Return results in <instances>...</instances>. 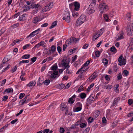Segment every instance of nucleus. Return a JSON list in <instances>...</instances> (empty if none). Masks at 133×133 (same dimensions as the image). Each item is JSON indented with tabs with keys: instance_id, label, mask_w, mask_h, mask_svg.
Instances as JSON below:
<instances>
[{
	"instance_id": "35",
	"label": "nucleus",
	"mask_w": 133,
	"mask_h": 133,
	"mask_svg": "<svg viewBox=\"0 0 133 133\" xmlns=\"http://www.w3.org/2000/svg\"><path fill=\"white\" fill-rule=\"evenodd\" d=\"M66 108V106L65 104L64 103H62L61 104V109L63 110H64L65 108Z\"/></svg>"
},
{
	"instance_id": "40",
	"label": "nucleus",
	"mask_w": 133,
	"mask_h": 133,
	"mask_svg": "<svg viewBox=\"0 0 133 133\" xmlns=\"http://www.w3.org/2000/svg\"><path fill=\"white\" fill-rule=\"evenodd\" d=\"M103 17H104L105 20L106 21H108L109 18L108 16L107 15L105 14L103 15Z\"/></svg>"
},
{
	"instance_id": "4",
	"label": "nucleus",
	"mask_w": 133,
	"mask_h": 133,
	"mask_svg": "<svg viewBox=\"0 0 133 133\" xmlns=\"http://www.w3.org/2000/svg\"><path fill=\"white\" fill-rule=\"evenodd\" d=\"M64 16L63 19V20H65L66 22L68 23H69L71 21L70 18V12L68 11H65L64 13Z\"/></svg>"
},
{
	"instance_id": "9",
	"label": "nucleus",
	"mask_w": 133,
	"mask_h": 133,
	"mask_svg": "<svg viewBox=\"0 0 133 133\" xmlns=\"http://www.w3.org/2000/svg\"><path fill=\"white\" fill-rule=\"evenodd\" d=\"M69 62L67 63L66 61H62L61 63V64L62 66L65 69L67 68H69L70 66L69 65Z\"/></svg>"
},
{
	"instance_id": "15",
	"label": "nucleus",
	"mask_w": 133,
	"mask_h": 133,
	"mask_svg": "<svg viewBox=\"0 0 133 133\" xmlns=\"http://www.w3.org/2000/svg\"><path fill=\"white\" fill-rule=\"evenodd\" d=\"M120 98L119 97H116L113 101L111 106L114 107L115 106L117 103L118 102Z\"/></svg>"
},
{
	"instance_id": "49",
	"label": "nucleus",
	"mask_w": 133,
	"mask_h": 133,
	"mask_svg": "<svg viewBox=\"0 0 133 133\" xmlns=\"http://www.w3.org/2000/svg\"><path fill=\"white\" fill-rule=\"evenodd\" d=\"M123 73L124 75L126 76H127L129 74L128 71L126 70L124 71Z\"/></svg>"
},
{
	"instance_id": "54",
	"label": "nucleus",
	"mask_w": 133,
	"mask_h": 133,
	"mask_svg": "<svg viewBox=\"0 0 133 133\" xmlns=\"http://www.w3.org/2000/svg\"><path fill=\"white\" fill-rule=\"evenodd\" d=\"M95 55L96 56V57H99L100 55V53L99 51H96L95 52Z\"/></svg>"
},
{
	"instance_id": "1",
	"label": "nucleus",
	"mask_w": 133,
	"mask_h": 133,
	"mask_svg": "<svg viewBox=\"0 0 133 133\" xmlns=\"http://www.w3.org/2000/svg\"><path fill=\"white\" fill-rule=\"evenodd\" d=\"M86 18L85 15H82L78 18L76 23V25L77 26H79L82 24L86 20Z\"/></svg>"
},
{
	"instance_id": "19",
	"label": "nucleus",
	"mask_w": 133,
	"mask_h": 133,
	"mask_svg": "<svg viewBox=\"0 0 133 133\" xmlns=\"http://www.w3.org/2000/svg\"><path fill=\"white\" fill-rule=\"evenodd\" d=\"M71 40V39L70 38L66 40L65 42V44L66 46H68L71 44L72 43Z\"/></svg>"
},
{
	"instance_id": "36",
	"label": "nucleus",
	"mask_w": 133,
	"mask_h": 133,
	"mask_svg": "<svg viewBox=\"0 0 133 133\" xmlns=\"http://www.w3.org/2000/svg\"><path fill=\"white\" fill-rule=\"evenodd\" d=\"M57 65H55L52 66L51 67V69L53 71H56V69H57Z\"/></svg>"
},
{
	"instance_id": "57",
	"label": "nucleus",
	"mask_w": 133,
	"mask_h": 133,
	"mask_svg": "<svg viewBox=\"0 0 133 133\" xmlns=\"http://www.w3.org/2000/svg\"><path fill=\"white\" fill-rule=\"evenodd\" d=\"M84 77V75H82L80 76H79L77 78V80H78L80 79H81Z\"/></svg>"
},
{
	"instance_id": "22",
	"label": "nucleus",
	"mask_w": 133,
	"mask_h": 133,
	"mask_svg": "<svg viewBox=\"0 0 133 133\" xmlns=\"http://www.w3.org/2000/svg\"><path fill=\"white\" fill-rule=\"evenodd\" d=\"M70 38L71 39V40L72 42H73L75 43H76L78 41V39L72 37Z\"/></svg>"
},
{
	"instance_id": "31",
	"label": "nucleus",
	"mask_w": 133,
	"mask_h": 133,
	"mask_svg": "<svg viewBox=\"0 0 133 133\" xmlns=\"http://www.w3.org/2000/svg\"><path fill=\"white\" fill-rule=\"evenodd\" d=\"M79 125L81 128H83L87 126V124L85 123H81V122Z\"/></svg>"
},
{
	"instance_id": "8",
	"label": "nucleus",
	"mask_w": 133,
	"mask_h": 133,
	"mask_svg": "<svg viewBox=\"0 0 133 133\" xmlns=\"http://www.w3.org/2000/svg\"><path fill=\"white\" fill-rule=\"evenodd\" d=\"M123 33L122 31L119 33L116 37V41H118L123 39Z\"/></svg>"
},
{
	"instance_id": "59",
	"label": "nucleus",
	"mask_w": 133,
	"mask_h": 133,
	"mask_svg": "<svg viewBox=\"0 0 133 133\" xmlns=\"http://www.w3.org/2000/svg\"><path fill=\"white\" fill-rule=\"evenodd\" d=\"M25 95V94L24 93H21L19 96V98L21 99Z\"/></svg>"
},
{
	"instance_id": "44",
	"label": "nucleus",
	"mask_w": 133,
	"mask_h": 133,
	"mask_svg": "<svg viewBox=\"0 0 133 133\" xmlns=\"http://www.w3.org/2000/svg\"><path fill=\"white\" fill-rule=\"evenodd\" d=\"M74 101V100L72 98H70L69 99V100L68 101V102L72 104L73 103Z\"/></svg>"
},
{
	"instance_id": "58",
	"label": "nucleus",
	"mask_w": 133,
	"mask_h": 133,
	"mask_svg": "<svg viewBox=\"0 0 133 133\" xmlns=\"http://www.w3.org/2000/svg\"><path fill=\"white\" fill-rule=\"evenodd\" d=\"M10 67V65H8V66L3 70L2 72H3L5 71H6V70H7Z\"/></svg>"
},
{
	"instance_id": "39",
	"label": "nucleus",
	"mask_w": 133,
	"mask_h": 133,
	"mask_svg": "<svg viewBox=\"0 0 133 133\" xmlns=\"http://www.w3.org/2000/svg\"><path fill=\"white\" fill-rule=\"evenodd\" d=\"M78 15V13L75 12H73L72 13V16L75 18H76L77 17Z\"/></svg>"
},
{
	"instance_id": "32",
	"label": "nucleus",
	"mask_w": 133,
	"mask_h": 133,
	"mask_svg": "<svg viewBox=\"0 0 133 133\" xmlns=\"http://www.w3.org/2000/svg\"><path fill=\"white\" fill-rule=\"evenodd\" d=\"M30 57V55L29 54H26L23 56L22 57V59H27L29 58Z\"/></svg>"
},
{
	"instance_id": "50",
	"label": "nucleus",
	"mask_w": 133,
	"mask_h": 133,
	"mask_svg": "<svg viewBox=\"0 0 133 133\" xmlns=\"http://www.w3.org/2000/svg\"><path fill=\"white\" fill-rule=\"evenodd\" d=\"M17 68V65H16L12 69L11 71H12V73L14 72L15 71Z\"/></svg>"
},
{
	"instance_id": "41",
	"label": "nucleus",
	"mask_w": 133,
	"mask_h": 133,
	"mask_svg": "<svg viewBox=\"0 0 133 133\" xmlns=\"http://www.w3.org/2000/svg\"><path fill=\"white\" fill-rule=\"evenodd\" d=\"M56 49V48L55 47L54 45H52V46L51 47V49H50L49 50L50 51H52L53 52H54L55 51Z\"/></svg>"
},
{
	"instance_id": "52",
	"label": "nucleus",
	"mask_w": 133,
	"mask_h": 133,
	"mask_svg": "<svg viewBox=\"0 0 133 133\" xmlns=\"http://www.w3.org/2000/svg\"><path fill=\"white\" fill-rule=\"evenodd\" d=\"M117 78L118 80H120L122 78V75L121 73H119L117 76Z\"/></svg>"
},
{
	"instance_id": "6",
	"label": "nucleus",
	"mask_w": 133,
	"mask_h": 133,
	"mask_svg": "<svg viewBox=\"0 0 133 133\" xmlns=\"http://www.w3.org/2000/svg\"><path fill=\"white\" fill-rule=\"evenodd\" d=\"M103 29H102L98 30V32H96L95 34L94 35L93 37L92 38L93 41H95L103 33L102 30H103Z\"/></svg>"
},
{
	"instance_id": "63",
	"label": "nucleus",
	"mask_w": 133,
	"mask_h": 133,
	"mask_svg": "<svg viewBox=\"0 0 133 133\" xmlns=\"http://www.w3.org/2000/svg\"><path fill=\"white\" fill-rule=\"evenodd\" d=\"M47 60L48 61H49L51 60H52L53 58L52 57H48L46 58Z\"/></svg>"
},
{
	"instance_id": "29",
	"label": "nucleus",
	"mask_w": 133,
	"mask_h": 133,
	"mask_svg": "<svg viewBox=\"0 0 133 133\" xmlns=\"http://www.w3.org/2000/svg\"><path fill=\"white\" fill-rule=\"evenodd\" d=\"M50 82V81L49 79H46L43 81V83L46 85H48Z\"/></svg>"
},
{
	"instance_id": "2",
	"label": "nucleus",
	"mask_w": 133,
	"mask_h": 133,
	"mask_svg": "<svg viewBox=\"0 0 133 133\" xmlns=\"http://www.w3.org/2000/svg\"><path fill=\"white\" fill-rule=\"evenodd\" d=\"M100 14H102L104 12L107 11L108 9L107 5L104 2H102L99 5Z\"/></svg>"
},
{
	"instance_id": "26",
	"label": "nucleus",
	"mask_w": 133,
	"mask_h": 133,
	"mask_svg": "<svg viewBox=\"0 0 133 133\" xmlns=\"http://www.w3.org/2000/svg\"><path fill=\"white\" fill-rule=\"evenodd\" d=\"M110 50L112 52L114 53L116 52L117 51L116 48L114 46H112L110 48Z\"/></svg>"
},
{
	"instance_id": "45",
	"label": "nucleus",
	"mask_w": 133,
	"mask_h": 133,
	"mask_svg": "<svg viewBox=\"0 0 133 133\" xmlns=\"http://www.w3.org/2000/svg\"><path fill=\"white\" fill-rule=\"evenodd\" d=\"M29 62V61L28 60H22L21 61H20L19 64L20 65H21V64L22 63H28Z\"/></svg>"
},
{
	"instance_id": "27",
	"label": "nucleus",
	"mask_w": 133,
	"mask_h": 133,
	"mask_svg": "<svg viewBox=\"0 0 133 133\" xmlns=\"http://www.w3.org/2000/svg\"><path fill=\"white\" fill-rule=\"evenodd\" d=\"M35 84V83L33 81H32L28 84L27 85V86L29 87H32L33 86H34Z\"/></svg>"
},
{
	"instance_id": "48",
	"label": "nucleus",
	"mask_w": 133,
	"mask_h": 133,
	"mask_svg": "<svg viewBox=\"0 0 133 133\" xmlns=\"http://www.w3.org/2000/svg\"><path fill=\"white\" fill-rule=\"evenodd\" d=\"M94 121V118L91 117H90L88 119V122L89 123H91L92 122Z\"/></svg>"
},
{
	"instance_id": "42",
	"label": "nucleus",
	"mask_w": 133,
	"mask_h": 133,
	"mask_svg": "<svg viewBox=\"0 0 133 133\" xmlns=\"http://www.w3.org/2000/svg\"><path fill=\"white\" fill-rule=\"evenodd\" d=\"M131 17V13L130 12H129L128 13L126 14V17L127 18H128V20H129L130 18Z\"/></svg>"
},
{
	"instance_id": "5",
	"label": "nucleus",
	"mask_w": 133,
	"mask_h": 133,
	"mask_svg": "<svg viewBox=\"0 0 133 133\" xmlns=\"http://www.w3.org/2000/svg\"><path fill=\"white\" fill-rule=\"evenodd\" d=\"M118 61L119 62L118 65L120 66L125 65L126 62V59L124 57L123 58V56L121 55L118 58Z\"/></svg>"
},
{
	"instance_id": "55",
	"label": "nucleus",
	"mask_w": 133,
	"mask_h": 133,
	"mask_svg": "<svg viewBox=\"0 0 133 133\" xmlns=\"http://www.w3.org/2000/svg\"><path fill=\"white\" fill-rule=\"evenodd\" d=\"M129 45L130 46L132 45H133V38H132L131 39Z\"/></svg>"
},
{
	"instance_id": "10",
	"label": "nucleus",
	"mask_w": 133,
	"mask_h": 133,
	"mask_svg": "<svg viewBox=\"0 0 133 133\" xmlns=\"http://www.w3.org/2000/svg\"><path fill=\"white\" fill-rule=\"evenodd\" d=\"M40 31V29H38L34 31L31 33L29 35L28 37L27 38H28L30 37H33L34 36L37 35L39 33V32Z\"/></svg>"
},
{
	"instance_id": "3",
	"label": "nucleus",
	"mask_w": 133,
	"mask_h": 133,
	"mask_svg": "<svg viewBox=\"0 0 133 133\" xmlns=\"http://www.w3.org/2000/svg\"><path fill=\"white\" fill-rule=\"evenodd\" d=\"M127 32L128 36H130L133 34V23L128 25L127 27Z\"/></svg>"
},
{
	"instance_id": "12",
	"label": "nucleus",
	"mask_w": 133,
	"mask_h": 133,
	"mask_svg": "<svg viewBox=\"0 0 133 133\" xmlns=\"http://www.w3.org/2000/svg\"><path fill=\"white\" fill-rule=\"evenodd\" d=\"M97 77V75H96V74L95 73L90 77L89 78L87 79V81L88 82H91L94 80Z\"/></svg>"
},
{
	"instance_id": "46",
	"label": "nucleus",
	"mask_w": 133,
	"mask_h": 133,
	"mask_svg": "<svg viewBox=\"0 0 133 133\" xmlns=\"http://www.w3.org/2000/svg\"><path fill=\"white\" fill-rule=\"evenodd\" d=\"M8 98V96L6 95L5 96H3V98L2 99V101H6Z\"/></svg>"
},
{
	"instance_id": "64",
	"label": "nucleus",
	"mask_w": 133,
	"mask_h": 133,
	"mask_svg": "<svg viewBox=\"0 0 133 133\" xmlns=\"http://www.w3.org/2000/svg\"><path fill=\"white\" fill-rule=\"evenodd\" d=\"M49 131V129H46L43 131V133H48Z\"/></svg>"
},
{
	"instance_id": "23",
	"label": "nucleus",
	"mask_w": 133,
	"mask_h": 133,
	"mask_svg": "<svg viewBox=\"0 0 133 133\" xmlns=\"http://www.w3.org/2000/svg\"><path fill=\"white\" fill-rule=\"evenodd\" d=\"M85 71H86V69H83V67H82L79 69L77 71L76 74H78L80 72H83Z\"/></svg>"
},
{
	"instance_id": "56",
	"label": "nucleus",
	"mask_w": 133,
	"mask_h": 133,
	"mask_svg": "<svg viewBox=\"0 0 133 133\" xmlns=\"http://www.w3.org/2000/svg\"><path fill=\"white\" fill-rule=\"evenodd\" d=\"M128 103L130 105H131L133 103V101L132 99H130L128 101Z\"/></svg>"
},
{
	"instance_id": "21",
	"label": "nucleus",
	"mask_w": 133,
	"mask_h": 133,
	"mask_svg": "<svg viewBox=\"0 0 133 133\" xmlns=\"http://www.w3.org/2000/svg\"><path fill=\"white\" fill-rule=\"evenodd\" d=\"M13 90L12 88H10L8 89H6L4 90V94H5V92H6L8 93H12L13 92Z\"/></svg>"
},
{
	"instance_id": "34",
	"label": "nucleus",
	"mask_w": 133,
	"mask_h": 133,
	"mask_svg": "<svg viewBox=\"0 0 133 133\" xmlns=\"http://www.w3.org/2000/svg\"><path fill=\"white\" fill-rule=\"evenodd\" d=\"M39 43H40L41 46H43L44 47H46V43H45L44 41H42L40 42Z\"/></svg>"
},
{
	"instance_id": "37",
	"label": "nucleus",
	"mask_w": 133,
	"mask_h": 133,
	"mask_svg": "<svg viewBox=\"0 0 133 133\" xmlns=\"http://www.w3.org/2000/svg\"><path fill=\"white\" fill-rule=\"evenodd\" d=\"M108 61L107 59L104 58L102 62L105 65H106L108 63Z\"/></svg>"
},
{
	"instance_id": "47",
	"label": "nucleus",
	"mask_w": 133,
	"mask_h": 133,
	"mask_svg": "<svg viewBox=\"0 0 133 133\" xmlns=\"http://www.w3.org/2000/svg\"><path fill=\"white\" fill-rule=\"evenodd\" d=\"M69 7L70 9H74V3H72L70 4L69 5Z\"/></svg>"
},
{
	"instance_id": "38",
	"label": "nucleus",
	"mask_w": 133,
	"mask_h": 133,
	"mask_svg": "<svg viewBox=\"0 0 133 133\" xmlns=\"http://www.w3.org/2000/svg\"><path fill=\"white\" fill-rule=\"evenodd\" d=\"M69 68H66V73L68 74H70L71 73V71L69 69Z\"/></svg>"
},
{
	"instance_id": "14",
	"label": "nucleus",
	"mask_w": 133,
	"mask_h": 133,
	"mask_svg": "<svg viewBox=\"0 0 133 133\" xmlns=\"http://www.w3.org/2000/svg\"><path fill=\"white\" fill-rule=\"evenodd\" d=\"M74 3V9L75 10H78L80 7V4L79 3L77 2H75Z\"/></svg>"
},
{
	"instance_id": "51",
	"label": "nucleus",
	"mask_w": 133,
	"mask_h": 133,
	"mask_svg": "<svg viewBox=\"0 0 133 133\" xmlns=\"http://www.w3.org/2000/svg\"><path fill=\"white\" fill-rule=\"evenodd\" d=\"M94 85V83H92L88 87V89H87V91H89L90 90V89L92 88L93 86Z\"/></svg>"
},
{
	"instance_id": "28",
	"label": "nucleus",
	"mask_w": 133,
	"mask_h": 133,
	"mask_svg": "<svg viewBox=\"0 0 133 133\" xmlns=\"http://www.w3.org/2000/svg\"><path fill=\"white\" fill-rule=\"evenodd\" d=\"M90 62V61L89 60H88L86 63H85L82 66L83 67V69H85L86 70V69L85 68V67L87 66L89 63Z\"/></svg>"
},
{
	"instance_id": "60",
	"label": "nucleus",
	"mask_w": 133,
	"mask_h": 133,
	"mask_svg": "<svg viewBox=\"0 0 133 133\" xmlns=\"http://www.w3.org/2000/svg\"><path fill=\"white\" fill-rule=\"evenodd\" d=\"M83 86L82 85L81 86H80V87H79V89L77 90L78 92H81L82 90H83Z\"/></svg>"
},
{
	"instance_id": "33",
	"label": "nucleus",
	"mask_w": 133,
	"mask_h": 133,
	"mask_svg": "<svg viewBox=\"0 0 133 133\" xmlns=\"http://www.w3.org/2000/svg\"><path fill=\"white\" fill-rule=\"evenodd\" d=\"M32 7L33 8H38L39 6V4H32Z\"/></svg>"
},
{
	"instance_id": "17",
	"label": "nucleus",
	"mask_w": 133,
	"mask_h": 133,
	"mask_svg": "<svg viewBox=\"0 0 133 133\" xmlns=\"http://www.w3.org/2000/svg\"><path fill=\"white\" fill-rule=\"evenodd\" d=\"M26 99L23 98V99L21 100L19 102V103L21 104V105H23L24 103H27L29 100L28 99L27 101H26Z\"/></svg>"
},
{
	"instance_id": "16",
	"label": "nucleus",
	"mask_w": 133,
	"mask_h": 133,
	"mask_svg": "<svg viewBox=\"0 0 133 133\" xmlns=\"http://www.w3.org/2000/svg\"><path fill=\"white\" fill-rule=\"evenodd\" d=\"M87 11L89 14H90L93 13L95 11L94 8L93 7H91L90 6L88 8Z\"/></svg>"
},
{
	"instance_id": "7",
	"label": "nucleus",
	"mask_w": 133,
	"mask_h": 133,
	"mask_svg": "<svg viewBox=\"0 0 133 133\" xmlns=\"http://www.w3.org/2000/svg\"><path fill=\"white\" fill-rule=\"evenodd\" d=\"M49 73L51 74L50 77L52 78H55L58 77L59 76L57 75L58 74V72L57 71H50L49 72Z\"/></svg>"
},
{
	"instance_id": "62",
	"label": "nucleus",
	"mask_w": 133,
	"mask_h": 133,
	"mask_svg": "<svg viewBox=\"0 0 133 133\" xmlns=\"http://www.w3.org/2000/svg\"><path fill=\"white\" fill-rule=\"evenodd\" d=\"M82 109V108L80 107H77L76 109V111H80Z\"/></svg>"
},
{
	"instance_id": "43",
	"label": "nucleus",
	"mask_w": 133,
	"mask_h": 133,
	"mask_svg": "<svg viewBox=\"0 0 133 133\" xmlns=\"http://www.w3.org/2000/svg\"><path fill=\"white\" fill-rule=\"evenodd\" d=\"M112 86L110 85H108L105 86V88L107 89H110L112 88Z\"/></svg>"
},
{
	"instance_id": "11",
	"label": "nucleus",
	"mask_w": 133,
	"mask_h": 133,
	"mask_svg": "<svg viewBox=\"0 0 133 133\" xmlns=\"http://www.w3.org/2000/svg\"><path fill=\"white\" fill-rule=\"evenodd\" d=\"M41 20V19L39 16H36L34 18L32 22L34 24H37Z\"/></svg>"
},
{
	"instance_id": "61",
	"label": "nucleus",
	"mask_w": 133,
	"mask_h": 133,
	"mask_svg": "<svg viewBox=\"0 0 133 133\" xmlns=\"http://www.w3.org/2000/svg\"><path fill=\"white\" fill-rule=\"evenodd\" d=\"M37 57H34L32 58L31 59V61L32 62H34L36 61V60Z\"/></svg>"
},
{
	"instance_id": "20",
	"label": "nucleus",
	"mask_w": 133,
	"mask_h": 133,
	"mask_svg": "<svg viewBox=\"0 0 133 133\" xmlns=\"http://www.w3.org/2000/svg\"><path fill=\"white\" fill-rule=\"evenodd\" d=\"M43 83V82L42 80H41V79L39 77L37 83V86H40Z\"/></svg>"
},
{
	"instance_id": "13",
	"label": "nucleus",
	"mask_w": 133,
	"mask_h": 133,
	"mask_svg": "<svg viewBox=\"0 0 133 133\" xmlns=\"http://www.w3.org/2000/svg\"><path fill=\"white\" fill-rule=\"evenodd\" d=\"M93 97L90 96L87 99V101L86 103V105L87 106L89 105L91 103L93 102Z\"/></svg>"
},
{
	"instance_id": "53",
	"label": "nucleus",
	"mask_w": 133,
	"mask_h": 133,
	"mask_svg": "<svg viewBox=\"0 0 133 133\" xmlns=\"http://www.w3.org/2000/svg\"><path fill=\"white\" fill-rule=\"evenodd\" d=\"M77 56L76 55L72 57V61L73 62H74L75 61L76 59L77 58Z\"/></svg>"
},
{
	"instance_id": "30",
	"label": "nucleus",
	"mask_w": 133,
	"mask_h": 133,
	"mask_svg": "<svg viewBox=\"0 0 133 133\" xmlns=\"http://www.w3.org/2000/svg\"><path fill=\"white\" fill-rule=\"evenodd\" d=\"M80 95L81 98L82 99L85 98L86 96V94L84 93H81Z\"/></svg>"
},
{
	"instance_id": "18",
	"label": "nucleus",
	"mask_w": 133,
	"mask_h": 133,
	"mask_svg": "<svg viewBox=\"0 0 133 133\" xmlns=\"http://www.w3.org/2000/svg\"><path fill=\"white\" fill-rule=\"evenodd\" d=\"M25 15L23 14L19 16V20L20 21H23L26 20V18L25 16Z\"/></svg>"
},
{
	"instance_id": "24",
	"label": "nucleus",
	"mask_w": 133,
	"mask_h": 133,
	"mask_svg": "<svg viewBox=\"0 0 133 133\" xmlns=\"http://www.w3.org/2000/svg\"><path fill=\"white\" fill-rule=\"evenodd\" d=\"M64 87V84L62 83H61L60 84L58 85L57 86V87L59 89H63Z\"/></svg>"
},
{
	"instance_id": "25",
	"label": "nucleus",
	"mask_w": 133,
	"mask_h": 133,
	"mask_svg": "<svg viewBox=\"0 0 133 133\" xmlns=\"http://www.w3.org/2000/svg\"><path fill=\"white\" fill-rule=\"evenodd\" d=\"M57 21H54L52 23V25L49 28L51 29L53 28L54 27L56 26L57 24Z\"/></svg>"
}]
</instances>
